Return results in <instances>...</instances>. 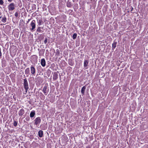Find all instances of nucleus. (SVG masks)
<instances>
[{
  "label": "nucleus",
  "instance_id": "f257e3e1",
  "mask_svg": "<svg viewBox=\"0 0 148 148\" xmlns=\"http://www.w3.org/2000/svg\"><path fill=\"white\" fill-rule=\"evenodd\" d=\"M41 121V120L40 117H36L33 121L34 125L36 126L39 125Z\"/></svg>",
  "mask_w": 148,
  "mask_h": 148
},
{
  "label": "nucleus",
  "instance_id": "f03ea898",
  "mask_svg": "<svg viewBox=\"0 0 148 148\" xmlns=\"http://www.w3.org/2000/svg\"><path fill=\"white\" fill-rule=\"evenodd\" d=\"M23 85L24 88L25 90L26 93L29 88L28 82L26 78H25L24 80Z\"/></svg>",
  "mask_w": 148,
  "mask_h": 148
},
{
  "label": "nucleus",
  "instance_id": "7ed1b4c3",
  "mask_svg": "<svg viewBox=\"0 0 148 148\" xmlns=\"http://www.w3.org/2000/svg\"><path fill=\"white\" fill-rule=\"evenodd\" d=\"M8 8L9 10L12 11L13 10L15 9L14 5V3H10L8 6Z\"/></svg>",
  "mask_w": 148,
  "mask_h": 148
},
{
  "label": "nucleus",
  "instance_id": "20e7f679",
  "mask_svg": "<svg viewBox=\"0 0 148 148\" xmlns=\"http://www.w3.org/2000/svg\"><path fill=\"white\" fill-rule=\"evenodd\" d=\"M49 89L47 88L46 86H45L43 88L42 91L45 95H47L48 92H49Z\"/></svg>",
  "mask_w": 148,
  "mask_h": 148
},
{
  "label": "nucleus",
  "instance_id": "39448f33",
  "mask_svg": "<svg viewBox=\"0 0 148 148\" xmlns=\"http://www.w3.org/2000/svg\"><path fill=\"white\" fill-rule=\"evenodd\" d=\"M31 73L32 75H34L36 73V69L33 65H32L30 67Z\"/></svg>",
  "mask_w": 148,
  "mask_h": 148
},
{
  "label": "nucleus",
  "instance_id": "423d86ee",
  "mask_svg": "<svg viewBox=\"0 0 148 148\" xmlns=\"http://www.w3.org/2000/svg\"><path fill=\"white\" fill-rule=\"evenodd\" d=\"M57 73H58L59 72L58 71L57 72H55L53 74V79L54 81L56 80L58 78V75Z\"/></svg>",
  "mask_w": 148,
  "mask_h": 148
},
{
  "label": "nucleus",
  "instance_id": "0eeeda50",
  "mask_svg": "<svg viewBox=\"0 0 148 148\" xmlns=\"http://www.w3.org/2000/svg\"><path fill=\"white\" fill-rule=\"evenodd\" d=\"M40 64L43 67H44L45 66L46 61L44 58H42L41 60Z\"/></svg>",
  "mask_w": 148,
  "mask_h": 148
},
{
  "label": "nucleus",
  "instance_id": "6e6552de",
  "mask_svg": "<svg viewBox=\"0 0 148 148\" xmlns=\"http://www.w3.org/2000/svg\"><path fill=\"white\" fill-rule=\"evenodd\" d=\"M1 64L2 67H5L6 66V61L3 58L2 59Z\"/></svg>",
  "mask_w": 148,
  "mask_h": 148
},
{
  "label": "nucleus",
  "instance_id": "1a4fd4ad",
  "mask_svg": "<svg viewBox=\"0 0 148 148\" xmlns=\"http://www.w3.org/2000/svg\"><path fill=\"white\" fill-rule=\"evenodd\" d=\"M88 62L89 61L88 60H84V67L85 69H87L88 68L87 66H88Z\"/></svg>",
  "mask_w": 148,
  "mask_h": 148
},
{
  "label": "nucleus",
  "instance_id": "9d476101",
  "mask_svg": "<svg viewBox=\"0 0 148 148\" xmlns=\"http://www.w3.org/2000/svg\"><path fill=\"white\" fill-rule=\"evenodd\" d=\"M25 113L24 110L23 109H21L19 111L18 114V115L21 116L23 115Z\"/></svg>",
  "mask_w": 148,
  "mask_h": 148
},
{
  "label": "nucleus",
  "instance_id": "9b49d317",
  "mask_svg": "<svg viewBox=\"0 0 148 148\" xmlns=\"http://www.w3.org/2000/svg\"><path fill=\"white\" fill-rule=\"evenodd\" d=\"M38 25L39 26H40L43 24V22L42 21L41 19L38 18L37 19Z\"/></svg>",
  "mask_w": 148,
  "mask_h": 148
},
{
  "label": "nucleus",
  "instance_id": "f8f14e48",
  "mask_svg": "<svg viewBox=\"0 0 148 148\" xmlns=\"http://www.w3.org/2000/svg\"><path fill=\"white\" fill-rule=\"evenodd\" d=\"M30 25L32 27V28H35L36 25V21L34 20H33L31 22Z\"/></svg>",
  "mask_w": 148,
  "mask_h": 148
},
{
  "label": "nucleus",
  "instance_id": "ddd939ff",
  "mask_svg": "<svg viewBox=\"0 0 148 148\" xmlns=\"http://www.w3.org/2000/svg\"><path fill=\"white\" fill-rule=\"evenodd\" d=\"M68 64L70 65L71 66H73L74 65V62L72 59H70L69 60Z\"/></svg>",
  "mask_w": 148,
  "mask_h": 148
},
{
  "label": "nucleus",
  "instance_id": "4468645a",
  "mask_svg": "<svg viewBox=\"0 0 148 148\" xmlns=\"http://www.w3.org/2000/svg\"><path fill=\"white\" fill-rule=\"evenodd\" d=\"M36 112L34 110H32V111L30 114V116L31 118L33 117L35 115Z\"/></svg>",
  "mask_w": 148,
  "mask_h": 148
},
{
  "label": "nucleus",
  "instance_id": "2eb2a0df",
  "mask_svg": "<svg viewBox=\"0 0 148 148\" xmlns=\"http://www.w3.org/2000/svg\"><path fill=\"white\" fill-rule=\"evenodd\" d=\"M51 71L49 69L48 70H47V71L45 73V75L46 74L47 75V77H47V78H48V77H49L50 76V74H51Z\"/></svg>",
  "mask_w": 148,
  "mask_h": 148
},
{
  "label": "nucleus",
  "instance_id": "dca6fc26",
  "mask_svg": "<svg viewBox=\"0 0 148 148\" xmlns=\"http://www.w3.org/2000/svg\"><path fill=\"white\" fill-rule=\"evenodd\" d=\"M86 89V86H83L81 90V93L83 95H84V92Z\"/></svg>",
  "mask_w": 148,
  "mask_h": 148
},
{
  "label": "nucleus",
  "instance_id": "f3484780",
  "mask_svg": "<svg viewBox=\"0 0 148 148\" xmlns=\"http://www.w3.org/2000/svg\"><path fill=\"white\" fill-rule=\"evenodd\" d=\"M43 131L42 130H40L38 132V136L40 138H41L43 136Z\"/></svg>",
  "mask_w": 148,
  "mask_h": 148
},
{
  "label": "nucleus",
  "instance_id": "a211bd4d",
  "mask_svg": "<svg viewBox=\"0 0 148 148\" xmlns=\"http://www.w3.org/2000/svg\"><path fill=\"white\" fill-rule=\"evenodd\" d=\"M117 43L116 42H115V41H114L113 44H112V49L114 50V49L116 47V45Z\"/></svg>",
  "mask_w": 148,
  "mask_h": 148
},
{
  "label": "nucleus",
  "instance_id": "6ab92c4d",
  "mask_svg": "<svg viewBox=\"0 0 148 148\" xmlns=\"http://www.w3.org/2000/svg\"><path fill=\"white\" fill-rule=\"evenodd\" d=\"M25 74H30V70L29 68H27L25 70Z\"/></svg>",
  "mask_w": 148,
  "mask_h": 148
},
{
  "label": "nucleus",
  "instance_id": "aec40b11",
  "mask_svg": "<svg viewBox=\"0 0 148 148\" xmlns=\"http://www.w3.org/2000/svg\"><path fill=\"white\" fill-rule=\"evenodd\" d=\"M7 18L5 15L2 18L1 21L3 23H5L6 22Z\"/></svg>",
  "mask_w": 148,
  "mask_h": 148
},
{
  "label": "nucleus",
  "instance_id": "412c9836",
  "mask_svg": "<svg viewBox=\"0 0 148 148\" xmlns=\"http://www.w3.org/2000/svg\"><path fill=\"white\" fill-rule=\"evenodd\" d=\"M36 81H38V82H40L41 83L42 82V78L40 76H38L36 78Z\"/></svg>",
  "mask_w": 148,
  "mask_h": 148
},
{
  "label": "nucleus",
  "instance_id": "4be33fe9",
  "mask_svg": "<svg viewBox=\"0 0 148 148\" xmlns=\"http://www.w3.org/2000/svg\"><path fill=\"white\" fill-rule=\"evenodd\" d=\"M66 6L68 7L71 8L72 5H71L70 2H67L66 3Z\"/></svg>",
  "mask_w": 148,
  "mask_h": 148
},
{
  "label": "nucleus",
  "instance_id": "5701e85b",
  "mask_svg": "<svg viewBox=\"0 0 148 148\" xmlns=\"http://www.w3.org/2000/svg\"><path fill=\"white\" fill-rule=\"evenodd\" d=\"M77 34L76 33H74L73 34L72 36L73 39H75L77 37Z\"/></svg>",
  "mask_w": 148,
  "mask_h": 148
},
{
  "label": "nucleus",
  "instance_id": "b1692460",
  "mask_svg": "<svg viewBox=\"0 0 148 148\" xmlns=\"http://www.w3.org/2000/svg\"><path fill=\"white\" fill-rule=\"evenodd\" d=\"M17 121H14L13 123V125L15 127H16L17 125Z\"/></svg>",
  "mask_w": 148,
  "mask_h": 148
},
{
  "label": "nucleus",
  "instance_id": "393cba45",
  "mask_svg": "<svg viewBox=\"0 0 148 148\" xmlns=\"http://www.w3.org/2000/svg\"><path fill=\"white\" fill-rule=\"evenodd\" d=\"M56 55H58L60 54V51L58 49H57L56 50Z\"/></svg>",
  "mask_w": 148,
  "mask_h": 148
},
{
  "label": "nucleus",
  "instance_id": "a878e982",
  "mask_svg": "<svg viewBox=\"0 0 148 148\" xmlns=\"http://www.w3.org/2000/svg\"><path fill=\"white\" fill-rule=\"evenodd\" d=\"M47 40H48L47 38V37H46L45 38V40L44 41V43L45 44H46L47 43Z\"/></svg>",
  "mask_w": 148,
  "mask_h": 148
},
{
  "label": "nucleus",
  "instance_id": "bb28decb",
  "mask_svg": "<svg viewBox=\"0 0 148 148\" xmlns=\"http://www.w3.org/2000/svg\"><path fill=\"white\" fill-rule=\"evenodd\" d=\"M37 32H42V30H41L40 28H38V29L37 30Z\"/></svg>",
  "mask_w": 148,
  "mask_h": 148
},
{
  "label": "nucleus",
  "instance_id": "cd10ccee",
  "mask_svg": "<svg viewBox=\"0 0 148 148\" xmlns=\"http://www.w3.org/2000/svg\"><path fill=\"white\" fill-rule=\"evenodd\" d=\"M13 31L14 32H20L18 28L15 29L14 30H13Z\"/></svg>",
  "mask_w": 148,
  "mask_h": 148
},
{
  "label": "nucleus",
  "instance_id": "c85d7f7f",
  "mask_svg": "<svg viewBox=\"0 0 148 148\" xmlns=\"http://www.w3.org/2000/svg\"><path fill=\"white\" fill-rule=\"evenodd\" d=\"M25 119L26 121H28L30 120V118L29 116H27L26 118Z\"/></svg>",
  "mask_w": 148,
  "mask_h": 148
},
{
  "label": "nucleus",
  "instance_id": "c756f323",
  "mask_svg": "<svg viewBox=\"0 0 148 148\" xmlns=\"http://www.w3.org/2000/svg\"><path fill=\"white\" fill-rule=\"evenodd\" d=\"M14 15L16 17H18V13L17 12H15L14 14Z\"/></svg>",
  "mask_w": 148,
  "mask_h": 148
},
{
  "label": "nucleus",
  "instance_id": "7c9ffc66",
  "mask_svg": "<svg viewBox=\"0 0 148 148\" xmlns=\"http://www.w3.org/2000/svg\"><path fill=\"white\" fill-rule=\"evenodd\" d=\"M4 2L2 0H0V4L2 5L3 4Z\"/></svg>",
  "mask_w": 148,
  "mask_h": 148
},
{
  "label": "nucleus",
  "instance_id": "2f4dec72",
  "mask_svg": "<svg viewBox=\"0 0 148 148\" xmlns=\"http://www.w3.org/2000/svg\"><path fill=\"white\" fill-rule=\"evenodd\" d=\"M44 38V37L43 36H41L40 38V40H42Z\"/></svg>",
  "mask_w": 148,
  "mask_h": 148
},
{
  "label": "nucleus",
  "instance_id": "473e14b6",
  "mask_svg": "<svg viewBox=\"0 0 148 148\" xmlns=\"http://www.w3.org/2000/svg\"><path fill=\"white\" fill-rule=\"evenodd\" d=\"M1 55H2V53H1V49L0 48V57L1 56Z\"/></svg>",
  "mask_w": 148,
  "mask_h": 148
},
{
  "label": "nucleus",
  "instance_id": "72a5a7b5",
  "mask_svg": "<svg viewBox=\"0 0 148 148\" xmlns=\"http://www.w3.org/2000/svg\"><path fill=\"white\" fill-rule=\"evenodd\" d=\"M41 69V67L40 66H39L38 67V69Z\"/></svg>",
  "mask_w": 148,
  "mask_h": 148
},
{
  "label": "nucleus",
  "instance_id": "f704fd0d",
  "mask_svg": "<svg viewBox=\"0 0 148 148\" xmlns=\"http://www.w3.org/2000/svg\"><path fill=\"white\" fill-rule=\"evenodd\" d=\"M86 148H91V147L89 146H86Z\"/></svg>",
  "mask_w": 148,
  "mask_h": 148
},
{
  "label": "nucleus",
  "instance_id": "c9c22d12",
  "mask_svg": "<svg viewBox=\"0 0 148 148\" xmlns=\"http://www.w3.org/2000/svg\"><path fill=\"white\" fill-rule=\"evenodd\" d=\"M8 0V1L10 2H11L12 1V0Z\"/></svg>",
  "mask_w": 148,
  "mask_h": 148
},
{
  "label": "nucleus",
  "instance_id": "e433bc0d",
  "mask_svg": "<svg viewBox=\"0 0 148 148\" xmlns=\"http://www.w3.org/2000/svg\"><path fill=\"white\" fill-rule=\"evenodd\" d=\"M35 28H31V30L32 31H34Z\"/></svg>",
  "mask_w": 148,
  "mask_h": 148
},
{
  "label": "nucleus",
  "instance_id": "4c0bfd02",
  "mask_svg": "<svg viewBox=\"0 0 148 148\" xmlns=\"http://www.w3.org/2000/svg\"><path fill=\"white\" fill-rule=\"evenodd\" d=\"M2 14V13L0 11V16H1Z\"/></svg>",
  "mask_w": 148,
  "mask_h": 148
},
{
  "label": "nucleus",
  "instance_id": "58836bf2",
  "mask_svg": "<svg viewBox=\"0 0 148 148\" xmlns=\"http://www.w3.org/2000/svg\"><path fill=\"white\" fill-rule=\"evenodd\" d=\"M43 49H42V50H40V52H41V51H43Z\"/></svg>",
  "mask_w": 148,
  "mask_h": 148
},
{
  "label": "nucleus",
  "instance_id": "ea45409f",
  "mask_svg": "<svg viewBox=\"0 0 148 148\" xmlns=\"http://www.w3.org/2000/svg\"><path fill=\"white\" fill-rule=\"evenodd\" d=\"M59 76H60V78H61V75H60V74H59Z\"/></svg>",
  "mask_w": 148,
  "mask_h": 148
},
{
  "label": "nucleus",
  "instance_id": "a19ab883",
  "mask_svg": "<svg viewBox=\"0 0 148 148\" xmlns=\"http://www.w3.org/2000/svg\"><path fill=\"white\" fill-rule=\"evenodd\" d=\"M1 18H2V16H0V19Z\"/></svg>",
  "mask_w": 148,
  "mask_h": 148
},
{
  "label": "nucleus",
  "instance_id": "79ce46f5",
  "mask_svg": "<svg viewBox=\"0 0 148 148\" xmlns=\"http://www.w3.org/2000/svg\"><path fill=\"white\" fill-rule=\"evenodd\" d=\"M116 24V23H113V24Z\"/></svg>",
  "mask_w": 148,
  "mask_h": 148
},
{
  "label": "nucleus",
  "instance_id": "37998d69",
  "mask_svg": "<svg viewBox=\"0 0 148 148\" xmlns=\"http://www.w3.org/2000/svg\"><path fill=\"white\" fill-rule=\"evenodd\" d=\"M44 77H47V76H44Z\"/></svg>",
  "mask_w": 148,
  "mask_h": 148
},
{
  "label": "nucleus",
  "instance_id": "c03bdc74",
  "mask_svg": "<svg viewBox=\"0 0 148 148\" xmlns=\"http://www.w3.org/2000/svg\"><path fill=\"white\" fill-rule=\"evenodd\" d=\"M38 28H41V27H38Z\"/></svg>",
  "mask_w": 148,
  "mask_h": 148
},
{
  "label": "nucleus",
  "instance_id": "a18cd8bd",
  "mask_svg": "<svg viewBox=\"0 0 148 148\" xmlns=\"http://www.w3.org/2000/svg\"><path fill=\"white\" fill-rule=\"evenodd\" d=\"M30 20V19H28V21H29Z\"/></svg>",
  "mask_w": 148,
  "mask_h": 148
},
{
  "label": "nucleus",
  "instance_id": "49530a36",
  "mask_svg": "<svg viewBox=\"0 0 148 148\" xmlns=\"http://www.w3.org/2000/svg\"><path fill=\"white\" fill-rule=\"evenodd\" d=\"M38 50H39V49H38Z\"/></svg>",
  "mask_w": 148,
  "mask_h": 148
}]
</instances>
